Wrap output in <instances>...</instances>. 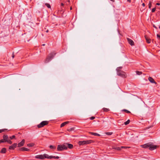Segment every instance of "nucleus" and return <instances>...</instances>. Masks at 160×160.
I'll return each mask as SVG.
<instances>
[{
	"label": "nucleus",
	"instance_id": "9b49d317",
	"mask_svg": "<svg viewBox=\"0 0 160 160\" xmlns=\"http://www.w3.org/2000/svg\"><path fill=\"white\" fill-rule=\"evenodd\" d=\"M25 143V140L23 139L18 144V147H21Z\"/></svg>",
	"mask_w": 160,
	"mask_h": 160
},
{
	"label": "nucleus",
	"instance_id": "6ab92c4d",
	"mask_svg": "<svg viewBox=\"0 0 160 160\" xmlns=\"http://www.w3.org/2000/svg\"><path fill=\"white\" fill-rule=\"evenodd\" d=\"M103 112H108L109 111V109L106 108H103L102 109Z\"/></svg>",
	"mask_w": 160,
	"mask_h": 160
},
{
	"label": "nucleus",
	"instance_id": "2eb2a0df",
	"mask_svg": "<svg viewBox=\"0 0 160 160\" xmlns=\"http://www.w3.org/2000/svg\"><path fill=\"white\" fill-rule=\"evenodd\" d=\"M145 39L146 40L147 42L148 43H150L151 42V39L149 38H148L146 35L145 36Z\"/></svg>",
	"mask_w": 160,
	"mask_h": 160
},
{
	"label": "nucleus",
	"instance_id": "2f4dec72",
	"mask_svg": "<svg viewBox=\"0 0 160 160\" xmlns=\"http://www.w3.org/2000/svg\"><path fill=\"white\" fill-rule=\"evenodd\" d=\"M6 130H7V129H0V133H2V132H4Z\"/></svg>",
	"mask_w": 160,
	"mask_h": 160
},
{
	"label": "nucleus",
	"instance_id": "aec40b11",
	"mask_svg": "<svg viewBox=\"0 0 160 160\" xmlns=\"http://www.w3.org/2000/svg\"><path fill=\"white\" fill-rule=\"evenodd\" d=\"M113 149L117 150L118 151H120L121 150V147H113L112 148Z\"/></svg>",
	"mask_w": 160,
	"mask_h": 160
},
{
	"label": "nucleus",
	"instance_id": "ddd939ff",
	"mask_svg": "<svg viewBox=\"0 0 160 160\" xmlns=\"http://www.w3.org/2000/svg\"><path fill=\"white\" fill-rule=\"evenodd\" d=\"M66 146L67 147V148H68L70 149H72L73 148V145L71 144L66 143Z\"/></svg>",
	"mask_w": 160,
	"mask_h": 160
},
{
	"label": "nucleus",
	"instance_id": "f3484780",
	"mask_svg": "<svg viewBox=\"0 0 160 160\" xmlns=\"http://www.w3.org/2000/svg\"><path fill=\"white\" fill-rule=\"evenodd\" d=\"M21 149L22 151H29L30 150L29 149L24 147L22 148Z\"/></svg>",
	"mask_w": 160,
	"mask_h": 160
},
{
	"label": "nucleus",
	"instance_id": "7ed1b4c3",
	"mask_svg": "<svg viewBox=\"0 0 160 160\" xmlns=\"http://www.w3.org/2000/svg\"><path fill=\"white\" fill-rule=\"evenodd\" d=\"M122 68V67H119L117 68V74L118 75L120 76L122 78H126L127 76V75L123 71L120 70V69Z\"/></svg>",
	"mask_w": 160,
	"mask_h": 160
},
{
	"label": "nucleus",
	"instance_id": "6e6552de",
	"mask_svg": "<svg viewBox=\"0 0 160 160\" xmlns=\"http://www.w3.org/2000/svg\"><path fill=\"white\" fill-rule=\"evenodd\" d=\"M35 158L37 159H39L43 160L44 159L43 154H41L36 155L35 156Z\"/></svg>",
	"mask_w": 160,
	"mask_h": 160
},
{
	"label": "nucleus",
	"instance_id": "0eeeda50",
	"mask_svg": "<svg viewBox=\"0 0 160 160\" xmlns=\"http://www.w3.org/2000/svg\"><path fill=\"white\" fill-rule=\"evenodd\" d=\"M3 139L5 142H7L9 144H11L12 143V142L9 139L7 135H4L3 136Z\"/></svg>",
	"mask_w": 160,
	"mask_h": 160
},
{
	"label": "nucleus",
	"instance_id": "4468645a",
	"mask_svg": "<svg viewBox=\"0 0 160 160\" xmlns=\"http://www.w3.org/2000/svg\"><path fill=\"white\" fill-rule=\"evenodd\" d=\"M43 156L44 159L45 158L51 159V156H49L47 154L45 153L43 154Z\"/></svg>",
	"mask_w": 160,
	"mask_h": 160
},
{
	"label": "nucleus",
	"instance_id": "bb28decb",
	"mask_svg": "<svg viewBox=\"0 0 160 160\" xmlns=\"http://www.w3.org/2000/svg\"><path fill=\"white\" fill-rule=\"evenodd\" d=\"M122 111H124L128 113H130V112L129 111L126 109H123L122 110Z\"/></svg>",
	"mask_w": 160,
	"mask_h": 160
},
{
	"label": "nucleus",
	"instance_id": "49530a36",
	"mask_svg": "<svg viewBox=\"0 0 160 160\" xmlns=\"http://www.w3.org/2000/svg\"><path fill=\"white\" fill-rule=\"evenodd\" d=\"M49 32V30H47L46 31V32Z\"/></svg>",
	"mask_w": 160,
	"mask_h": 160
},
{
	"label": "nucleus",
	"instance_id": "79ce46f5",
	"mask_svg": "<svg viewBox=\"0 0 160 160\" xmlns=\"http://www.w3.org/2000/svg\"><path fill=\"white\" fill-rule=\"evenodd\" d=\"M153 27L154 28H156V29H157V28L156 27V26L154 25H153Z\"/></svg>",
	"mask_w": 160,
	"mask_h": 160
},
{
	"label": "nucleus",
	"instance_id": "a211bd4d",
	"mask_svg": "<svg viewBox=\"0 0 160 160\" xmlns=\"http://www.w3.org/2000/svg\"><path fill=\"white\" fill-rule=\"evenodd\" d=\"M6 152V149L5 148H3L1 151V152L2 153H5Z\"/></svg>",
	"mask_w": 160,
	"mask_h": 160
},
{
	"label": "nucleus",
	"instance_id": "4be33fe9",
	"mask_svg": "<svg viewBox=\"0 0 160 160\" xmlns=\"http://www.w3.org/2000/svg\"><path fill=\"white\" fill-rule=\"evenodd\" d=\"M51 159L54 158L56 159H58L59 158V157L58 156H51Z\"/></svg>",
	"mask_w": 160,
	"mask_h": 160
},
{
	"label": "nucleus",
	"instance_id": "423d86ee",
	"mask_svg": "<svg viewBox=\"0 0 160 160\" xmlns=\"http://www.w3.org/2000/svg\"><path fill=\"white\" fill-rule=\"evenodd\" d=\"M48 123V121H45L41 122L39 124L37 125V127L38 128H41L44 126L47 125Z\"/></svg>",
	"mask_w": 160,
	"mask_h": 160
},
{
	"label": "nucleus",
	"instance_id": "b1692460",
	"mask_svg": "<svg viewBox=\"0 0 160 160\" xmlns=\"http://www.w3.org/2000/svg\"><path fill=\"white\" fill-rule=\"evenodd\" d=\"M49 148L51 149H55L56 148V147L54 146L53 145H50L49 146Z\"/></svg>",
	"mask_w": 160,
	"mask_h": 160
},
{
	"label": "nucleus",
	"instance_id": "f704fd0d",
	"mask_svg": "<svg viewBox=\"0 0 160 160\" xmlns=\"http://www.w3.org/2000/svg\"><path fill=\"white\" fill-rule=\"evenodd\" d=\"M156 10V8H153L152 10V12H155Z\"/></svg>",
	"mask_w": 160,
	"mask_h": 160
},
{
	"label": "nucleus",
	"instance_id": "cd10ccee",
	"mask_svg": "<svg viewBox=\"0 0 160 160\" xmlns=\"http://www.w3.org/2000/svg\"><path fill=\"white\" fill-rule=\"evenodd\" d=\"M74 130V128H69L67 129V131L69 132H71V131H73Z\"/></svg>",
	"mask_w": 160,
	"mask_h": 160
},
{
	"label": "nucleus",
	"instance_id": "393cba45",
	"mask_svg": "<svg viewBox=\"0 0 160 160\" xmlns=\"http://www.w3.org/2000/svg\"><path fill=\"white\" fill-rule=\"evenodd\" d=\"M130 120H128L126 122H125L124 123V124L125 125H127L128 124L130 123Z\"/></svg>",
	"mask_w": 160,
	"mask_h": 160
},
{
	"label": "nucleus",
	"instance_id": "20e7f679",
	"mask_svg": "<svg viewBox=\"0 0 160 160\" xmlns=\"http://www.w3.org/2000/svg\"><path fill=\"white\" fill-rule=\"evenodd\" d=\"M92 141L91 140L80 141L78 142V144L80 146L84 145L87 144L91 143L92 142Z\"/></svg>",
	"mask_w": 160,
	"mask_h": 160
},
{
	"label": "nucleus",
	"instance_id": "412c9836",
	"mask_svg": "<svg viewBox=\"0 0 160 160\" xmlns=\"http://www.w3.org/2000/svg\"><path fill=\"white\" fill-rule=\"evenodd\" d=\"M90 133L92 135H94V136H100V135L97 133H94V132H90Z\"/></svg>",
	"mask_w": 160,
	"mask_h": 160
},
{
	"label": "nucleus",
	"instance_id": "c9c22d12",
	"mask_svg": "<svg viewBox=\"0 0 160 160\" xmlns=\"http://www.w3.org/2000/svg\"><path fill=\"white\" fill-rule=\"evenodd\" d=\"M95 118V117H91L90 118V119L91 120H93Z\"/></svg>",
	"mask_w": 160,
	"mask_h": 160
},
{
	"label": "nucleus",
	"instance_id": "a18cd8bd",
	"mask_svg": "<svg viewBox=\"0 0 160 160\" xmlns=\"http://www.w3.org/2000/svg\"><path fill=\"white\" fill-rule=\"evenodd\" d=\"M67 2H68V3H69L70 2V0H67Z\"/></svg>",
	"mask_w": 160,
	"mask_h": 160
},
{
	"label": "nucleus",
	"instance_id": "a19ab883",
	"mask_svg": "<svg viewBox=\"0 0 160 160\" xmlns=\"http://www.w3.org/2000/svg\"><path fill=\"white\" fill-rule=\"evenodd\" d=\"M142 6H143V7H145V4L144 3H143L142 4Z\"/></svg>",
	"mask_w": 160,
	"mask_h": 160
},
{
	"label": "nucleus",
	"instance_id": "c85d7f7f",
	"mask_svg": "<svg viewBox=\"0 0 160 160\" xmlns=\"http://www.w3.org/2000/svg\"><path fill=\"white\" fill-rule=\"evenodd\" d=\"M34 144L33 143H29L28 144V146L29 147H32L34 146Z\"/></svg>",
	"mask_w": 160,
	"mask_h": 160
},
{
	"label": "nucleus",
	"instance_id": "c03bdc74",
	"mask_svg": "<svg viewBox=\"0 0 160 160\" xmlns=\"http://www.w3.org/2000/svg\"><path fill=\"white\" fill-rule=\"evenodd\" d=\"M127 1H128V2H131V0H127Z\"/></svg>",
	"mask_w": 160,
	"mask_h": 160
},
{
	"label": "nucleus",
	"instance_id": "f8f14e48",
	"mask_svg": "<svg viewBox=\"0 0 160 160\" xmlns=\"http://www.w3.org/2000/svg\"><path fill=\"white\" fill-rule=\"evenodd\" d=\"M148 80L152 83H156L154 79L151 77H149L148 78Z\"/></svg>",
	"mask_w": 160,
	"mask_h": 160
},
{
	"label": "nucleus",
	"instance_id": "7c9ffc66",
	"mask_svg": "<svg viewBox=\"0 0 160 160\" xmlns=\"http://www.w3.org/2000/svg\"><path fill=\"white\" fill-rule=\"evenodd\" d=\"M129 148H130V147L122 146L121 147V148L127 149Z\"/></svg>",
	"mask_w": 160,
	"mask_h": 160
},
{
	"label": "nucleus",
	"instance_id": "58836bf2",
	"mask_svg": "<svg viewBox=\"0 0 160 160\" xmlns=\"http://www.w3.org/2000/svg\"><path fill=\"white\" fill-rule=\"evenodd\" d=\"M12 58H14V53H12Z\"/></svg>",
	"mask_w": 160,
	"mask_h": 160
},
{
	"label": "nucleus",
	"instance_id": "39448f33",
	"mask_svg": "<svg viewBox=\"0 0 160 160\" xmlns=\"http://www.w3.org/2000/svg\"><path fill=\"white\" fill-rule=\"evenodd\" d=\"M57 149L58 151H60L64 150H67V147L65 145H58V146Z\"/></svg>",
	"mask_w": 160,
	"mask_h": 160
},
{
	"label": "nucleus",
	"instance_id": "e433bc0d",
	"mask_svg": "<svg viewBox=\"0 0 160 160\" xmlns=\"http://www.w3.org/2000/svg\"><path fill=\"white\" fill-rule=\"evenodd\" d=\"M2 142H5V141H4V140L3 139H1L0 140Z\"/></svg>",
	"mask_w": 160,
	"mask_h": 160
},
{
	"label": "nucleus",
	"instance_id": "37998d69",
	"mask_svg": "<svg viewBox=\"0 0 160 160\" xmlns=\"http://www.w3.org/2000/svg\"><path fill=\"white\" fill-rule=\"evenodd\" d=\"M64 4H63V3H61V5L62 6H64Z\"/></svg>",
	"mask_w": 160,
	"mask_h": 160
},
{
	"label": "nucleus",
	"instance_id": "4c0bfd02",
	"mask_svg": "<svg viewBox=\"0 0 160 160\" xmlns=\"http://www.w3.org/2000/svg\"><path fill=\"white\" fill-rule=\"evenodd\" d=\"M157 37L160 38V35H159L158 34H157Z\"/></svg>",
	"mask_w": 160,
	"mask_h": 160
},
{
	"label": "nucleus",
	"instance_id": "a878e982",
	"mask_svg": "<svg viewBox=\"0 0 160 160\" xmlns=\"http://www.w3.org/2000/svg\"><path fill=\"white\" fill-rule=\"evenodd\" d=\"M137 74L138 75H140L142 74V72H139L138 71H137L136 72Z\"/></svg>",
	"mask_w": 160,
	"mask_h": 160
},
{
	"label": "nucleus",
	"instance_id": "c756f323",
	"mask_svg": "<svg viewBox=\"0 0 160 160\" xmlns=\"http://www.w3.org/2000/svg\"><path fill=\"white\" fill-rule=\"evenodd\" d=\"M45 4L48 8H51V6L48 3H45Z\"/></svg>",
	"mask_w": 160,
	"mask_h": 160
},
{
	"label": "nucleus",
	"instance_id": "1a4fd4ad",
	"mask_svg": "<svg viewBox=\"0 0 160 160\" xmlns=\"http://www.w3.org/2000/svg\"><path fill=\"white\" fill-rule=\"evenodd\" d=\"M127 40L128 43L131 45V46H133L134 45V43L133 41L131 39L127 38Z\"/></svg>",
	"mask_w": 160,
	"mask_h": 160
},
{
	"label": "nucleus",
	"instance_id": "dca6fc26",
	"mask_svg": "<svg viewBox=\"0 0 160 160\" xmlns=\"http://www.w3.org/2000/svg\"><path fill=\"white\" fill-rule=\"evenodd\" d=\"M69 122L68 121H67L64 122L62 123L60 125V127L61 128L63 127L64 126H65L67 124H68L69 123Z\"/></svg>",
	"mask_w": 160,
	"mask_h": 160
},
{
	"label": "nucleus",
	"instance_id": "ea45409f",
	"mask_svg": "<svg viewBox=\"0 0 160 160\" xmlns=\"http://www.w3.org/2000/svg\"><path fill=\"white\" fill-rule=\"evenodd\" d=\"M156 4L157 5H160V3H157Z\"/></svg>",
	"mask_w": 160,
	"mask_h": 160
},
{
	"label": "nucleus",
	"instance_id": "473e14b6",
	"mask_svg": "<svg viewBox=\"0 0 160 160\" xmlns=\"http://www.w3.org/2000/svg\"><path fill=\"white\" fill-rule=\"evenodd\" d=\"M105 133L108 135H111L112 134V132H107Z\"/></svg>",
	"mask_w": 160,
	"mask_h": 160
},
{
	"label": "nucleus",
	"instance_id": "72a5a7b5",
	"mask_svg": "<svg viewBox=\"0 0 160 160\" xmlns=\"http://www.w3.org/2000/svg\"><path fill=\"white\" fill-rule=\"evenodd\" d=\"M15 138V135H12V136H11V137H9V138L11 139H12L13 138Z\"/></svg>",
	"mask_w": 160,
	"mask_h": 160
},
{
	"label": "nucleus",
	"instance_id": "9d476101",
	"mask_svg": "<svg viewBox=\"0 0 160 160\" xmlns=\"http://www.w3.org/2000/svg\"><path fill=\"white\" fill-rule=\"evenodd\" d=\"M17 145V144L16 143H14L11 146H10L9 147V149L10 150H13L15 148H16Z\"/></svg>",
	"mask_w": 160,
	"mask_h": 160
},
{
	"label": "nucleus",
	"instance_id": "5701e85b",
	"mask_svg": "<svg viewBox=\"0 0 160 160\" xmlns=\"http://www.w3.org/2000/svg\"><path fill=\"white\" fill-rule=\"evenodd\" d=\"M152 5V2L150 1L148 4V8L149 9H151Z\"/></svg>",
	"mask_w": 160,
	"mask_h": 160
},
{
	"label": "nucleus",
	"instance_id": "09e8293b",
	"mask_svg": "<svg viewBox=\"0 0 160 160\" xmlns=\"http://www.w3.org/2000/svg\"><path fill=\"white\" fill-rule=\"evenodd\" d=\"M1 143H2L1 141L0 140V144Z\"/></svg>",
	"mask_w": 160,
	"mask_h": 160
},
{
	"label": "nucleus",
	"instance_id": "f03ea898",
	"mask_svg": "<svg viewBox=\"0 0 160 160\" xmlns=\"http://www.w3.org/2000/svg\"><path fill=\"white\" fill-rule=\"evenodd\" d=\"M56 53L53 52L50 53L47 56L44 61L45 63H47L49 62L54 57L56 54Z\"/></svg>",
	"mask_w": 160,
	"mask_h": 160
},
{
	"label": "nucleus",
	"instance_id": "f257e3e1",
	"mask_svg": "<svg viewBox=\"0 0 160 160\" xmlns=\"http://www.w3.org/2000/svg\"><path fill=\"white\" fill-rule=\"evenodd\" d=\"M141 147L143 148H149V149L151 150H153L156 149L157 148V146L155 145H154L153 144L151 143H148L141 145Z\"/></svg>",
	"mask_w": 160,
	"mask_h": 160
},
{
	"label": "nucleus",
	"instance_id": "de8ad7c7",
	"mask_svg": "<svg viewBox=\"0 0 160 160\" xmlns=\"http://www.w3.org/2000/svg\"><path fill=\"white\" fill-rule=\"evenodd\" d=\"M72 7H70V10H72Z\"/></svg>",
	"mask_w": 160,
	"mask_h": 160
}]
</instances>
